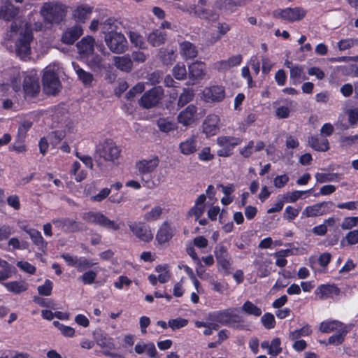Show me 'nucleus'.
I'll use <instances>...</instances> for the list:
<instances>
[{
    "instance_id": "7c9ffc66",
    "label": "nucleus",
    "mask_w": 358,
    "mask_h": 358,
    "mask_svg": "<svg viewBox=\"0 0 358 358\" xmlns=\"http://www.w3.org/2000/svg\"><path fill=\"white\" fill-rule=\"evenodd\" d=\"M115 66L124 72H129L133 68V62L129 55L113 57Z\"/></svg>"
},
{
    "instance_id": "0eeeda50",
    "label": "nucleus",
    "mask_w": 358,
    "mask_h": 358,
    "mask_svg": "<svg viewBox=\"0 0 358 358\" xmlns=\"http://www.w3.org/2000/svg\"><path fill=\"white\" fill-rule=\"evenodd\" d=\"M128 227L132 234L138 240L149 243L153 238V233L148 224L142 221H131L128 222Z\"/></svg>"
},
{
    "instance_id": "864d4df0",
    "label": "nucleus",
    "mask_w": 358,
    "mask_h": 358,
    "mask_svg": "<svg viewBox=\"0 0 358 358\" xmlns=\"http://www.w3.org/2000/svg\"><path fill=\"white\" fill-rule=\"evenodd\" d=\"M53 325L60 331L64 336L72 338L75 336L76 331L71 327L66 326L59 321H54Z\"/></svg>"
},
{
    "instance_id": "2eb2a0df",
    "label": "nucleus",
    "mask_w": 358,
    "mask_h": 358,
    "mask_svg": "<svg viewBox=\"0 0 358 358\" xmlns=\"http://www.w3.org/2000/svg\"><path fill=\"white\" fill-rule=\"evenodd\" d=\"M162 95V89L161 87H153L143 95L141 99V105L145 108H152L159 101Z\"/></svg>"
},
{
    "instance_id": "c03bdc74",
    "label": "nucleus",
    "mask_w": 358,
    "mask_h": 358,
    "mask_svg": "<svg viewBox=\"0 0 358 358\" xmlns=\"http://www.w3.org/2000/svg\"><path fill=\"white\" fill-rule=\"evenodd\" d=\"M241 310L249 315L259 317L262 315V309L250 301H245L241 307Z\"/></svg>"
},
{
    "instance_id": "4468645a",
    "label": "nucleus",
    "mask_w": 358,
    "mask_h": 358,
    "mask_svg": "<svg viewBox=\"0 0 358 358\" xmlns=\"http://www.w3.org/2000/svg\"><path fill=\"white\" fill-rule=\"evenodd\" d=\"M198 120L197 108L194 105H189L180 111L178 115V123L185 127H188Z\"/></svg>"
},
{
    "instance_id": "4be33fe9",
    "label": "nucleus",
    "mask_w": 358,
    "mask_h": 358,
    "mask_svg": "<svg viewBox=\"0 0 358 358\" xmlns=\"http://www.w3.org/2000/svg\"><path fill=\"white\" fill-rule=\"evenodd\" d=\"M94 38L92 36H87L84 37L80 41H79L76 46L78 50L79 54L81 57L85 58L86 56H90L93 53L94 49Z\"/></svg>"
},
{
    "instance_id": "f03ea898",
    "label": "nucleus",
    "mask_w": 358,
    "mask_h": 358,
    "mask_svg": "<svg viewBox=\"0 0 358 358\" xmlns=\"http://www.w3.org/2000/svg\"><path fill=\"white\" fill-rule=\"evenodd\" d=\"M11 33L17 55L22 59H26L30 55V43L33 40L31 24L26 21L15 20L11 25Z\"/></svg>"
},
{
    "instance_id": "e2e57ef3",
    "label": "nucleus",
    "mask_w": 358,
    "mask_h": 358,
    "mask_svg": "<svg viewBox=\"0 0 358 358\" xmlns=\"http://www.w3.org/2000/svg\"><path fill=\"white\" fill-rule=\"evenodd\" d=\"M257 115L254 113H249L246 118L240 124L239 130L245 132L248 127L252 124L257 120Z\"/></svg>"
},
{
    "instance_id": "dca6fc26",
    "label": "nucleus",
    "mask_w": 358,
    "mask_h": 358,
    "mask_svg": "<svg viewBox=\"0 0 358 358\" xmlns=\"http://www.w3.org/2000/svg\"><path fill=\"white\" fill-rule=\"evenodd\" d=\"M206 76V64L196 62L189 66V77L192 84H196L203 79Z\"/></svg>"
},
{
    "instance_id": "052dcab7",
    "label": "nucleus",
    "mask_w": 358,
    "mask_h": 358,
    "mask_svg": "<svg viewBox=\"0 0 358 358\" xmlns=\"http://www.w3.org/2000/svg\"><path fill=\"white\" fill-rule=\"evenodd\" d=\"M160 57L166 64L172 63L176 59L175 51L173 49H165L160 51Z\"/></svg>"
},
{
    "instance_id": "423d86ee",
    "label": "nucleus",
    "mask_w": 358,
    "mask_h": 358,
    "mask_svg": "<svg viewBox=\"0 0 358 358\" xmlns=\"http://www.w3.org/2000/svg\"><path fill=\"white\" fill-rule=\"evenodd\" d=\"M59 66L53 63L45 67L43 76L44 90L48 94H55L60 87V82L58 78Z\"/></svg>"
},
{
    "instance_id": "2f4dec72",
    "label": "nucleus",
    "mask_w": 358,
    "mask_h": 358,
    "mask_svg": "<svg viewBox=\"0 0 358 358\" xmlns=\"http://www.w3.org/2000/svg\"><path fill=\"white\" fill-rule=\"evenodd\" d=\"M310 146L316 151L325 152L329 149V141L326 138L312 136L308 140Z\"/></svg>"
},
{
    "instance_id": "cd10ccee",
    "label": "nucleus",
    "mask_w": 358,
    "mask_h": 358,
    "mask_svg": "<svg viewBox=\"0 0 358 358\" xmlns=\"http://www.w3.org/2000/svg\"><path fill=\"white\" fill-rule=\"evenodd\" d=\"M261 347L267 350L268 354L273 357L278 355L282 350L280 338H274L271 341H264L262 342Z\"/></svg>"
},
{
    "instance_id": "0e129e2a",
    "label": "nucleus",
    "mask_w": 358,
    "mask_h": 358,
    "mask_svg": "<svg viewBox=\"0 0 358 358\" xmlns=\"http://www.w3.org/2000/svg\"><path fill=\"white\" fill-rule=\"evenodd\" d=\"M188 320L185 318L178 317L169 320V327L173 330L179 329L187 325Z\"/></svg>"
},
{
    "instance_id": "3c124183",
    "label": "nucleus",
    "mask_w": 358,
    "mask_h": 358,
    "mask_svg": "<svg viewBox=\"0 0 358 358\" xmlns=\"http://www.w3.org/2000/svg\"><path fill=\"white\" fill-rule=\"evenodd\" d=\"M348 331V329L347 327L342 330L337 331L335 334L329 338V343L336 345L342 343Z\"/></svg>"
},
{
    "instance_id": "b1692460",
    "label": "nucleus",
    "mask_w": 358,
    "mask_h": 358,
    "mask_svg": "<svg viewBox=\"0 0 358 358\" xmlns=\"http://www.w3.org/2000/svg\"><path fill=\"white\" fill-rule=\"evenodd\" d=\"M18 13V8H16L9 0L0 1V18L10 20Z\"/></svg>"
},
{
    "instance_id": "5701e85b",
    "label": "nucleus",
    "mask_w": 358,
    "mask_h": 358,
    "mask_svg": "<svg viewBox=\"0 0 358 358\" xmlns=\"http://www.w3.org/2000/svg\"><path fill=\"white\" fill-rule=\"evenodd\" d=\"M340 294V289L335 285L324 284L317 287L315 290V294L320 299H326L338 296Z\"/></svg>"
},
{
    "instance_id": "6e6d98bb",
    "label": "nucleus",
    "mask_w": 358,
    "mask_h": 358,
    "mask_svg": "<svg viewBox=\"0 0 358 358\" xmlns=\"http://www.w3.org/2000/svg\"><path fill=\"white\" fill-rule=\"evenodd\" d=\"M0 267L3 268V270L0 271V281L5 280L12 276L13 271L6 261L0 259Z\"/></svg>"
},
{
    "instance_id": "a18cd8bd",
    "label": "nucleus",
    "mask_w": 358,
    "mask_h": 358,
    "mask_svg": "<svg viewBox=\"0 0 358 358\" xmlns=\"http://www.w3.org/2000/svg\"><path fill=\"white\" fill-rule=\"evenodd\" d=\"M81 165L80 162H75L72 164L71 169L70 171L71 174L73 175L75 177V180L77 182H81L87 176V172L80 169Z\"/></svg>"
},
{
    "instance_id": "6e6552de",
    "label": "nucleus",
    "mask_w": 358,
    "mask_h": 358,
    "mask_svg": "<svg viewBox=\"0 0 358 358\" xmlns=\"http://www.w3.org/2000/svg\"><path fill=\"white\" fill-rule=\"evenodd\" d=\"M83 218L88 222L98 224L108 229L114 231L120 229V224L113 220H110L103 214L99 212H88L84 215Z\"/></svg>"
},
{
    "instance_id": "09e8293b",
    "label": "nucleus",
    "mask_w": 358,
    "mask_h": 358,
    "mask_svg": "<svg viewBox=\"0 0 358 358\" xmlns=\"http://www.w3.org/2000/svg\"><path fill=\"white\" fill-rule=\"evenodd\" d=\"M315 178L316 179V181L319 183L336 182L338 180V174L334 173H317L315 175Z\"/></svg>"
},
{
    "instance_id": "c756f323",
    "label": "nucleus",
    "mask_w": 358,
    "mask_h": 358,
    "mask_svg": "<svg viewBox=\"0 0 358 358\" xmlns=\"http://www.w3.org/2000/svg\"><path fill=\"white\" fill-rule=\"evenodd\" d=\"M173 229L171 224L167 222H164L159 227L156 239L160 243H164L169 241L173 236Z\"/></svg>"
},
{
    "instance_id": "49530a36",
    "label": "nucleus",
    "mask_w": 358,
    "mask_h": 358,
    "mask_svg": "<svg viewBox=\"0 0 358 358\" xmlns=\"http://www.w3.org/2000/svg\"><path fill=\"white\" fill-rule=\"evenodd\" d=\"M311 190L312 189H310L306 191L295 190L291 192H287V194H284L283 199L285 202L294 203L299 199H301L303 194L310 193Z\"/></svg>"
},
{
    "instance_id": "69168bd1",
    "label": "nucleus",
    "mask_w": 358,
    "mask_h": 358,
    "mask_svg": "<svg viewBox=\"0 0 358 358\" xmlns=\"http://www.w3.org/2000/svg\"><path fill=\"white\" fill-rule=\"evenodd\" d=\"M194 97V92L189 90H184L183 92L180 94L178 104L179 106H183L188 102L191 101Z\"/></svg>"
},
{
    "instance_id": "f704fd0d",
    "label": "nucleus",
    "mask_w": 358,
    "mask_h": 358,
    "mask_svg": "<svg viewBox=\"0 0 358 358\" xmlns=\"http://www.w3.org/2000/svg\"><path fill=\"white\" fill-rule=\"evenodd\" d=\"M347 326L338 320H325L320 323V331L322 333H330L342 330Z\"/></svg>"
},
{
    "instance_id": "603ef678",
    "label": "nucleus",
    "mask_w": 358,
    "mask_h": 358,
    "mask_svg": "<svg viewBox=\"0 0 358 358\" xmlns=\"http://www.w3.org/2000/svg\"><path fill=\"white\" fill-rule=\"evenodd\" d=\"M26 232L29 235L32 241L37 246L42 248L45 245L44 239L41 232H39L38 230L34 229H29V230H26Z\"/></svg>"
},
{
    "instance_id": "bb28decb",
    "label": "nucleus",
    "mask_w": 358,
    "mask_h": 358,
    "mask_svg": "<svg viewBox=\"0 0 358 358\" xmlns=\"http://www.w3.org/2000/svg\"><path fill=\"white\" fill-rule=\"evenodd\" d=\"M72 66L78 77V79L85 87H90L93 86L94 78L92 73L85 71L75 62H72Z\"/></svg>"
},
{
    "instance_id": "39448f33",
    "label": "nucleus",
    "mask_w": 358,
    "mask_h": 358,
    "mask_svg": "<svg viewBox=\"0 0 358 358\" xmlns=\"http://www.w3.org/2000/svg\"><path fill=\"white\" fill-rule=\"evenodd\" d=\"M95 154L105 162L115 164L121 154V149L111 139H105L96 146Z\"/></svg>"
},
{
    "instance_id": "aec40b11",
    "label": "nucleus",
    "mask_w": 358,
    "mask_h": 358,
    "mask_svg": "<svg viewBox=\"0 0 358 358\" xmlns=\"http://www.w3.org/2000/svg\"><path fill=\"white\" fill-rule=\"evenodd\" d=\"M178 149L184 155L194 154L198 150L197 137L192 136L181 141L178 145Z\"/></svg>"
},
{
    "instance_id": "13d9d810",
    "label": "nucleus",
    "mask_w": 358,
    "mask_h": 358,
    "mask_svg": "<svg viewBox=\"0 0 358 358\" xmlns=\"http://www.w3.org/2000/svg\"><path fill=\"white\" fill-rule=\"evenodd\" d=\"M173 74L177 80L185 79L187 76V70L185 64L182 63L177 64L173 69Z\"/></svg>"
},
{
    "instance_id": "a878e982",
    "label": "nucleus",
    "mask_w": 358,
    "mask_h": 358,
    "mask_svg": "<svg viewBox=\"0 0 358 358\" xmlns=\"http://www.w3.org/2000/svg\"><path fill=\"white\" fill-rule=\"evenodd\" d=\"M55 227L66 232L75 231L79 229V225L75 220L70 218H62L52 220Z\"/></svg>"
},
{
    "instance_id": "f3484780",
    "label": "nucleus",
    "mask_w": 358,
    "mask_h": 358,
    "mask_svg": "<svg viewBox=\"0 0 358 358\" xmlns=\"http://www.w3.org/2000/svg\"><path fill=\"white\" fill-rule=\"evenodd\" d=\"M220 117L215 114L208 115L203 124V131L207 136H215L220 129Z\"/></svg>"
},
{
    "instance_id": "37998d69",
    "label": "nucleus",
    "mask_w": 358,
    "mask_h": 358,
    "mask_svg": "<svg viewBox=\"0 0 358 358\" xmlns=\"http://www.w3.org/2000/svg\"><path fill=\"white\" fill-rule=\"evenodd\" d=\"M157 126L162 132H169L177 129L176 123L169 118H159L157 121Z\"/></svg>"
},
{
    "instance_id": "a19ab883",
    "label": "nucleus",
    "mask_w": 358,
    "mask_h": 358,
    "mask_svg": "<svg viewBox=\"0 0 358 358\" xmlns=\"http://www.w3.org/2000/svg\"><path fill=\"white\" fill-rule=\"evenodd\" d=\"M155 271L158 273V280L160 283H166L171 279V273L168 264L157 265Z\"/></svg>"
},
{
    "instance_id": "412c9836",
    "label": "nucleus",
    "mask_w": 358,
    "mask_h": 358,
    "mask_svg": "<svg viewBox=\"0 0 358 358\" xmlns=\"http://www.w3.org/2000/svg\"><path fill=\"white\" fill-rule=\"evenodd\" d=\"M206 196L205 194H201L195 201L194 205L189 209L187 213V217H194L195 220H198L205 211V201Z\"/></svg>"
},
{
    "instance_id": "4c0bfd02",
    "label": "nucleus",
    "mask_w": 358,
    "mask_h": 358,
    "mask_svg": "<svg viewBox=\"0 0 358 358\" xmlns=\"http://www.w3.org/2000/svg\"><path fill=\"white\" fill-rule=\"evenodd\" d=\"M166 34L159 29H155L148 35V43L152 46H159L166 41Z\"/></svg>"
},
{
    "instance_id": "7ed1b4c3",
    "label": "nucleus",
    "mask_w": 358,
    "mask_h": 358,
    "mask_svg": "<svg viewBox=\"0 0 358 358\" xmlns=\"http://www.w3.org/2000/svg\"><path fill=\"white\" fill-rule=\"evenodd\" d=\"M115 21L108 18L102 24L104 41L109 50L115 54H122L128 49L127 38L121 32L115 31Z\"/></svg>"
},
{
    "instance_id": "5fc2aeb1",
    "label": "nucleus",
    "mask_w": 358,
    "mask_h": 358,
    "mask_svg": "<svg viewBox=\"0 0 358 358\" xmlns=\"http://www.w3.org/2000/svg\"><path fill=\"white\" fill-rule=\"evenodd\" d=\"M129 39L131 44H133L135 47L140 49L145 48V43L144 41L143 37L138 33L135 31H130Z\"/></svg>"
},
{
    "instance_id": "ea45409f",
    "label": "nucleus",
    "mask_w": 358,
    "mask_h": 358,
    "mask_svg": "<svg viewBox=\"0 0 358 358\" xmlns=\"http://www.w3.org/2000/svg\"><path fill=\"white\" fill-rule=\"evenodd\" d=\"M3 285L6 288L8 291L15 294H20L26 291L28 288L27 284L22 281L3 282Z\"/></svg>"
},
{
    "instance_id": "ddd939ff",
    "label": "nucleus",
    "mask_w": 358,
    "mask_h": 358,
    "mask_svg": "<svg viewBox=\"0 0 358 358\" xmlns=\"http://www.w3.org/2000/svg\"><path fill=\"white\" fill-rule=\"evenodd\" d=\"M225 97V90L222 85L206 87L203 91V98L206 102H220Z\"/></svg>"
},
{
    "instance_id": "9b49d317",
    "label": "nucleus",
    "mask_w": 358,
    "mask_h": 358,
    "mask_svg": "<svg viewBox=\"0 0 358 358\" xmlns=\"http://www.w3.org/2000/svg\"><path fill=\"white\" fill-rule=\"evenodd\" d=\"M333 206L331 201H322L306 206L302 212V217H313L328 214L332 211Z\"/></svg>"
},
{
    "instance_id": "72a5a7b5",
    "label": "nucleus",
    "mask_w": 358,
    "mask_h": 358,
    "mask_svg": "<svg viewBox=\"0 0 358 358\" xmlns=\"http://www.w3.org/2000/svg\"><path fill=\"white\" fill-rule=\"evenodd\" d=\"M285 103V105L280 106L276 108L275 115L280 119H285L289 117V115L295 106V103L293 101L287 99L278 101Z\"/></svg>"
},
{
    "instance_id": "20e7f679",
    "label": "nucleus",
    "mask_w": 358,
    "mask_h": 358,
    "mask_svg": "<svg viewBox=\"0 0 358 358\" xmlns=\"http://www.w3.org/2000/svg\"><path fill=\"white\" fill-rule=\"evenodd\" d=\"M239 313L240 310L237 308L216 310L208 314V320L222 325L237 327L243 321Z\"/></svg>"
},
{
    "instance_id": "bf43d9fd",
    "label": "nucleus",
    "mask_w": 358,
    "mask_h": 358,
    "mask_svg": "<svg viewBox=\"0 0 358 358\" xmlns=\"http://www.w3.org/2000/svg\"><path fill=\"white\" fill-rule=\"evenodd\" d=\"M215 6L217 8L225 13L232 12L235 7L231 0H217Z\"/></svg>"
},
{
    "instance_id": "79ce46f5",
    "label": "nucleus",
    "mask_w": 358,
    "mask_h": 358,
    "mask_svg": "<svg viewBox=\"0 0 358 358\" xmlns=\"http://www.w3.org/2000/svg\"><path fill=\"white\" fill-rule=\"evenodd\" d=\"M164 208L160 206H155L143 215V219L148 222L157 221L163 213Z\"/></svg>"
},
{
    "instance_id": "9d476101",
    "label": "nucleus",
    "mask_w": 358,
    "mask_h": 358,
    "mask_svg": "<svg viewBox=\"0 0 358 358\" xmlns=\"http://www.w3.org/2000/svg\"><path fill=\"white\" fill-rule=\"evenodd\" d=\"M214 255L218 270L224 274H229L231 273V264L227 248L222 245H217L215 248Z\"/></svg>"
},
{
    "instance_id": "f8f14e48",
    "label": "nucleus",
    "mask_w": 358,
    "mask_h": 358,
    "mask_svg": "<svg viewBox=\"0 0 358 358\" xmlns=\"http://www.w3.org/2000/svg\"><path fill=\"white\" fill-rule=\"evenodd\" d=\"M63 12L62 6L57 3H45L41 9V15L50 22L58 20Z\"/></svg>"
},
{
    "instance_id": "393cba45",
    "label": "nucleus",
    "mask_w": 358,
    "mask_h": 358,
    "mask_svg": "<svg viewBox=\"0 0 358 358\" xmlns=\"http://www.w3.org/2000/svg\"><path fill=\"white\" fill-rule=\"evenodd\" d=\"M206 3V0H199L197 4L192 8L191 12L194 13V15L200 18H205L212 21L216 20L218 17V14L210 13L206 10L204 8Z\"/></svg>"
},
{
    "instance_id": "338daca9",
    "label": "nucleus",
    "mask_w": 358,
    "mask_h": 358,
    "mask_svg": "<svg viewBox=\"0 0 358 358\" xmlns=\"http://www.w3.org/2000/svg\"><path fill=\"white\" fill-rule=\"evenodd\" d=\"M358 224L357 217H345L341 224V228L344 230L351 229Z\"/></svg>"
},
{
    "instance_id": "774afa93",
    "label": "nucleus",
    "mask_w": 358,
    "mask_h": 358,
    "mask_svg": "<svg viewBox=\"0 0 358 358\" xmlns=\"http://www.w3.org/2000/svg\"><path fill=\"white\" fill-rule=\"evenodd\" d=\"M94 264H96V263L88 260L86 257H78V259L76 268L78 269V271H83L92 266Z\"/></svg>"
},
{
    "instance_id": "8fccbe9b",
    "label": "nucleus",
    "mask_w": 358,
    "mask_h": 358,
    "mask_svg": "<svg viewBox=\"0 0 358 358\" xmlns=\"http://www.w3.org/2000/svg\"><path fill=\"white\" fill-rule=\"evenodd\" d=\"M101 268H97L96 270H88L83 273L79 278L84 285H92L95 282L97 276V271Z\"/></svg>"
},
{
    "instance_id": "e433bc0d",
    "label": "nucleus",
    "mask_w": 358,
    "mask_h": 358,
    "mask_svg": "<svg viewBox=\"0 0 358 358\" xmlns=\"http://www.w3.org/2000/svg\"><path fill=\"white\" fill-rule=\"evenodd\" d=\"M93 10V8L88 5H81L77 7L73 12L75 19L80 22H85L90 18Z\"/></svg>"
},
{
    "instance_id": "473e14b6",
    "label": "nucleus",
    "mask_w": 358,
    "mask_h": 358,
    "mask_svg": "<svg viewBox=\"0 0 358 358\" xmlns=\"http://www.w3.org/2000/svg\"><path fill=\"white\" fill-rule=\"evenodd\" d=\"M180 54L185 59H193L196 57L198 51L196 47L189 41L180 43Z\"/></svg>"
},
{
    "instance_id": "4d7b16f0",
    "label": "nucleus",
    "mask_w": 358,
    "mask_h": 358,
    "mask_svg": "<svg viewBox=\"0 0 358 358\" xmlns=\"http://www.w3.org/2000/svg\"><path fill=\"white\" fill-rule=\"evenodd\" d=\"M85 59L87 65L92 68H99L101 66L102 62V58L99 55H95L94 52L91 54L90 56H86Z\"/></svg>"
},
{
    "instance_id": "de8ad7c7",
    "label": "nucleus",
    "mask_w": 358,
    "mask_h": 358,
    "mask_svg": "<svg viewBox=\"0 0 358 358\" xmlns=\"http://www.w3.org/2000/svg\"><path fill=\"white\" fill-rule=\"evenodd\" d=\"M358 46V38H347L338 42V48L340 51H345Z\"/></svg>"
},
{
    "instance_id": "680f3d73",
    "label": "nucleus",
    "mask_w": 358,
    "mask_h": 358,
    "mask_svg": "<svg viewBox=\"0 0 358 358\" xmlns=\"http://www.w3.org/2000/svg\"><path fill=\"white\" fill-rule=\"evenodd\" d=\"M261 322L264 327L267 329L275 327V321L273 314L266 313L261 317Z\"/></svg>"
},
{
    "instance_id": "f257e3e1",
    "label": "nucleus",
    "mask_w": 358,
    "mask_h": 358,
    "mask_svg": "<svg viewBox=\"0 0 358 358\" xmlns=\"http://www.w3.org/2000/svg\"><path fill=\"white\" fill-rule=\"evenodd\" d=\"M8 83L0 86V94L15 98L16 93L21 89V80L24 78L23 90L29 96H34L39 90L38 77L34 70L27 73L21 72L17 67L11 69L8 73Z\"/></svg>"
},
{
    "instance_id": "6ab92c4d",
    "label": "nucleus",
    "mask_w": 358,
    "mask_h": 358,
    "mask_svg": "<svg viewBox=\"0 0 358 358\" xmlns=\"http://www.w3.org/2000/svg\"><path fill=\"white\" fill-rule=\"evenodd\" d=\"M96 342L100 348L103 349V355L113 358L117 357L116 354L110 352V351L114 350L115 348L112 338L107 335L100 334L96 338Z\"/></svg>"
},
{
    "instance_id": "a211bd4d",
    "label": "nucleus",
    "mask_w": 358,
    "mask_h": 358,
    "mask_svg": "<svg viewBox=\"0 0 358 358\" xmlns=\"http://www.w3.org/2000/svg\"><path fill=\"white\" fill-rule=\"evenodd\" d=\"M159 159L157 156L142 159L136 164V168L141 174L152 173L159 166Z\"/></svg>"
},
{
    "instance_id": "c9c22d12",
    "label": "nucleus",
    "mask_w": 358,
    "mask_h": 358,
    "mask_svg": "<svg viewBox=\"0 0 358 358\" xmlns=\"http://www.w3.org/2000/svg\"><path fill=\"white\" fill-rule=\"evenodd\" d=\"M242 139L234 136H220L217 138V143L219 146L229 148L230 150L241 143Z\"/></svg>"
},
{
    "instance_id": "58836bf2",
    "label": "nucleus",
    "mask_w": 358,
    "mask_h": 358,
    "mask_svg": "<svg viewBox=\"0 0 358 358\" xmlns=\"http://www.w3.org/2000/svg\"><path fill=\"white\" fill-rule=\"evenodd\" d=\"M289 78L291 83L294 85H297L302 80L307 79L303 73V67L299 65H295L294 68H291Z\"/></svg>"
},
{
    "instance_id": "1a4fd4ad",
    "label": "nucleus",
    "mask_w": 358,
    "mask_h": 358,
    "mask_svg": "<svg viewBox=\"0 0 358 358\" xmlns=\"http://www.w3.org/2000/svg\"><path fill=\"white\" fill-rule=\"evenodd\" d=\"M306 15V11L302 8H286L273 11V16L281 18L289 22L301 20Z\"/></svg>"
},
{
    "instance_id": "c85d7f7f",
    "label": "nucleus",
    "mask_w": 358,
    "mask_h": 358,
    "mask_svg": "<svg viewBox=\"0 0 358 358\" xmlns=\"http://www.w3.org/2000/svg\"><path fill=\"white\" fill-rule=\"evenodd\" d=\"M83 32L81 26L76 25L64 33L62 40L64 43L73 44L83 34Z\"/></svg>"
}]
</instances>
